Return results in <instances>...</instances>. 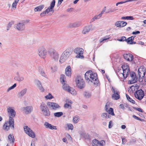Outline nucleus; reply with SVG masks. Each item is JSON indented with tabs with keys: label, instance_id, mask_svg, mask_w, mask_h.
<instances>
[{
	"label": "nucleus",
	"instance_id": "15",
	"mask_svg": "<svg viewBox=\"0 0 146 146\" xmlns=\"http://www.w3.org/2000/svg\"><path fill=\"white\" fill-rule=\"evenodd\" d=\"M33 108L31 106L24 107L21 108V110L23 112L26 113H29L32 111Z\"/></svg>",
	"mask_w": 146,
	"mask_h": 146
},
{
	"label": "nucleus",
	"instance_id": "40",
	"mask_svg": "<svg viewBox=\"0 0 146 146\" xmlns=\"http://www.w3.org/2000/svg\"><path fill=\"white\" fill-rule=\"evenodd\" d=\"M8 139L10 141H11L12 143H13L14 141V138L13 135L11 134L9 135L8 136Z\"/></svg>",
	"mask_w": 146,
	"mask_h": 146
},
{
	"label": "nucleus",
	"instance_id": "41",
	"mask_svg": "<svg viewBox=\"0 0 146 146\" xmlns=\"http://www.w3.org/2000/svg\"><path fill=\"white\" fill-rule=\"evenodd\" d=\"M14 24V22H9L7 25V30L8 31L10 29L12 25Z\"/></svg>",
	"mask_w": 146,
	"mask_h": 146
},
{
	"label": "nucleus",
	"instance_id": "13",
	"mask_svg": "<svg viewBox=\"0 0 146 146\" xmlns=\"http://www.w3.org/2000/svg\"><path fill=\"white\" fill-rule=\"evenodd\" d=\"M55 1L53 0L50 3V6L45 10L47 14H48L50 12H51L52 13L54 12V8L55 6Z\"/></svg>",
	"mask_w": 146,
	"mask_h": 146
},
{
	"label": "nucleus",
	"instance_id": "37",
	"mask_svg": "<svg viewBox=\"0 0 146 146\" xmlns=\"http://www.w3.org/2000/svg\"><path fill=\"white\" fill-rule=\"evenodd\" d=\"M62 88L68 92V91L69 90V89H70V87L68 86L67 84H65L63 85Z\"/></svg>",
	"mask_w": 146,
	"mask_h": 146
},
{
	"label": "nucleus",
	"instance_id": "50",
	"mask_svg": "<svg viewBox=\"0 0 146 146\" xmlns=\"http://www.w3.org/2000/svg\"><path fill=\"white\" fill-rule=\"evenodd\" d=\"M64 107L65 108H68L70 109L71 108V105L68 104L67 103H66L65 104L64 106Z\"/></svg>",
	"mask_w": 146,
	"mask_h": 146
},
{
	"label": "nucleus",
	"instance_id": "27",
	"mask_svg": "<svg viewBox=\"0 0 146 146\" xmlns=\"http://www.w3.org/2000/svg\"><path fill=\"white\" fill-rule=\"evenodd\" d=\"M83 96L85 98L89 99L91 97L92 93L90 92L85 91L83 93Z\"/></svg>",
	"mask_w": 146,
	"mask_h": 146
},
{
	"label": "nucleus",
	"instance_id": "51",
	"mask_svg": "<svg viewBox=\"0 0 146 146\" xmlns=\"http://www.w3.org/2000/svg\"><path fill=\"white\" fill-rule=\"evenodd\" d=\"M127 106L126 104H121L119 105V108L120 109L124 110L125 109V107H126Z\"/></svg>",
	"mask_w": 146,
	"mask_h": 146
},
{
	"label": "nucleus",
	"instance_id": "1",
	"mask_svg": "<svg viewBox=\"0 0 146 146\" xmlns=\"http://www.w3.org/2000/svg\"><path fill=\"white\" fill-rule=\"evenodd\" d=\"M86 80L89 82H93L95 84H97L98 83L97 80V76L96 73H93L92 71H88L86 72L85 74Z\"/></svg>",
	"mask_w": 146,
	"mask_h": 146
},
{
	"label": "nucleus",
	"instance_id": "14",
	"mask_svg": "<svg viewBox=\"0 0 146 146\" xmlns=\"http://www.w3.org/2000/svg\"><path fill=\"white\" fill-rule=\"evenodd\" d=\"M15 28L19 31H22L24 30L25 28V24L23 23H19L16 24L14 25Z\"/></svg>",
	"mask_w": 146,
	"mask_h": 146
},
{
	"label": "nucleus",
	"instance_id": "22",
	"mask_svg": "<svg viewBox=\"0 0 146 146\" xmlns=\"http://www.w3.org/2000/svg\"><path fill=\"white\" fill-rule=\"evenodd\" d=\"M13 117H11V116H9V119L8 121H7V122H8L9 124L11 125V128L12 129H13L14 128V119L13 118Z\"/></svg>",
	"mask_w": 146,
	"mask_h": 146
},
{
	"label": "nucleus",
	"instance_id": "30",
	"mask_svg": "<svg viewBox=\"0 0 146 146\" xmlns=\"http://www.w3.org/2000/svg\"><path fill=\"white\" fill-rule=\"evenodd\" d=\"M44 5H39L37 7L35 8L34 11L35 12L40 11L44 7Z\"/></svg>",
	"mask_w": 146,
	"mask_h": 146
},
{
	"label": "nucleus",
	"instance_id": "19",
	"mask_svg": "<svg viewBox=\"0 0 146 146\" xmlns=\"http://www.w3.org/2000/svg\"><path fill=\"white\" fill-rule=\"evenodd\" d=\"M127 24L126 22L122 21H119L115 23V25L117 27H121L125 26Z\"/></svg>",
	"mask_w": 146,
	"mask_h": 146
},
{
	"label": "nucleus",
	"instance_id": "28",
	"mask_svg": "<svg viewBox=\"0 0 146 146\" xmlns=\"http://www.w3.org/2000/svg\"><path fill=\"white\" fill-rule=\"evenodd\" d=\"M68 58L66 57L64 54L62 53L60 58L59 61L60 63H62L66 61Z\"/></svg>",
	"mask_w": 146,
	"mask_h": 146
},
{
	"label": "nucleus",
	"instance_id": "31",
	"mask_svg": "<svg viewBox=\"0 0 146 146\" xmlns=\"http://www.w3.org/2000/svg\"><path fill=\"white\" fill-rule=\"evenodd\" d=\"M10 127H11V125L10 124L8 123V122L6 121L3 125V129L5 130L8 131Z\"/></svg>",
	"mask_w": 146,
	"mask_h": 146
},
{
	"label": "nucleus",
	"instance_id": "42",
	"mask_svg": "<svg viewBox=\"0 0 146 146\" xmlns=\"http://www.w3.org/2000/svg\"><path fill=\"white\" fill-rule=\"evenodd\" d=\"M134 37L133 36H131L128 38L127 39L126 42L128 44H129V42H131L134 40Z\"/></svg>",
	"mask_w": 146,
	"mask_h": 146
},
{
	"label": "nucleus",
	"instance_id": "29",
	"mask_svg": "<svg viewBox=\"0 0 146 146\" xmlns=\"http://www.w3.org/2000/svg\"><path fill=\"white\" fill-rule=\"evenodd\" d=\"M14 79L18 81L21 82L23 81L24 78L22 76H16L14 77Z\"/></svg>",
	"mask_w": 146,
	"mask_h": 146
},
{
	"label": "nucleus",
	"instance_id": "35",
	"mask_svg": "<svg viewBox=\"0 0 146 146\" xmlns=\"http://www.w3.org/2000/svg\"><path fill=\"white\" fill-rule=\"evenodd\" d=\"M63 114V112H57L54 113V115L55 117H59L62 115Z\"/></svg>",
	"mask_w": 146,
	"mask_h": 146
},
{
	"label": "nucleus",
	"instance_id": "26",
	"mask_svg": "<svg viewBox=\"0 0 146 146\" xmlns=\"http://www.w3.org/2000/svg\"><path fill=\"white\" fill-rule=\"evenodd\" d=\"M81 25V23L80 22H77L72 23L69 25L70 27H79Z\"/></svg>",
	"mask_w": 146,
	"mask_h": 146
},
{
	"label": "nucleus",
	"instance_id": "43",
	"mask_svg": "<svg viewBox=\"0 0 146 146\" xmlns=\"http://www.w3.org/2000/svg\"><path fill=\"white\" fill-rule=\"evenodd\" d=\"M53 96L51 94L49 93L48 95L45 96V98L46 99H51L53 98Z\"/></svg>",
	"mask_w": 146,
	"mask_h": 146
},
{
	"label": "nucleus",
	"instance_id": "38",
	"mask_svg": "<svg viewBox=\"0 0 146 146\" xmlns=\"http://www.w3.org/2000/svg\"><path fill=\"white\" fill-rule=\"evenodd\" d=\"M107 112L109 114H110L112 115H115L113 112V110L112 108H110Z\"/></svg>",
	"mask_w": 146,
	"mask_h": 146
},
{
	"label": "nucleus",
	"instance_id": "8",
	"mask_svg": "<svg viewBox=\"0 0 146 146\" xmlns=\"http://www.w3.org/2000/svg\"><path fill=\"white\" fill-rule=\"evenodd\" d=\"M121 67L123 70V76L124 78H125L130 73L129 68L128 66L125 65H123Z\"/></svg>",
	"mask_w": 146,
	"mask_h": 146
},
{
	"label": "nucleus",
	"instance_id": "11",
	"mask_svg": "<svg viewBox=\"0 0 146 146\" xmlns=\"http://www.w3.org/2000/svg\"><path fill=\"white\" fill-rule=\"evenodd\" d=\"M130 76L131 79L129 81V84H133L137 82V80H139L138 76H137V78L135 73L134 72H131L130 74Z\"/></svg>",
	"mask_w": 146,
	"mask_h": 146
},
{
	"label": "nucleus",
	"instance_id": "57",
	"mask_svg": "<svg viewBox=\"0 0 146 146\" xmlns=\"http://www.w3.org/2000/svg\"><path fill=\"white\" fill-rule=\"evenodd\" d=\"M17 4L13 2L12 5L11 7L12 8H13L14 9H16V8Z\"/></svg>",
	"mask_w": 146,
	"mask_h": 146
},
{
	"label": "nucleus",
	"instance_id": "47",
	"mask_svg": "<svg viewBox=\"0 0 146 146\" xmlns=\"http://www.w3.org/2000/svg\"><path fill=\"white\" fill-rule=\"evenodd\" d=\"M109 116H110V115L106 113H103L102 115V116L103 117H105L106 118H109Z\"/></svg>",
	"mask_w": 146,
	"mask_h": 146
},
{
	"label": "nucleus",
	"instance_id": "58",
	"mask_svg": "<svg viewBox=\"0 0 146 146\" xmlns=\"http://www.w3.org/2000/svg\"><path fill=\"white\" fill-rule=\"evenodd\" d=\"M39 72L42 76L45 77V76H46V75L44 73L43 70H42V71H40Z\"/></svg>",
	"mask_w": 146,
	"mask_h": 146
},
{
	"label": "nucleus",
	"instance_id": "34",
	"mask_svg": "<svg viewBox=\"0 0 146 146\" xmlns=\"http://www.w3.org/2000/svg\"><path fill=\"white\" fill-rule=\"evenodd\" d=\"M63 53L64 54L66 57L68 58L70 55L71 52L68 50H66Z\"/></svg>",
	"mask_w": 146,
	"mask_h": 146
},
{
	"label": "nucleus",
	"instance_id": "6",
	"mask_svg": "<svg viewBox=\"0 0 146 146\" xmlns=\"http://www.w3.org/2000/svg\"><path fill=\"white\" fill-rule=\"evenodd\" d=\"M38 54L40 57L44 58L47 54V51L44 47H42L38 49Z\"/></svg>",
	"mask_w": 146,
	"mask_h": 146
},
{
	"label": "nucleus",
	"instance_id": "23",
	"mask_svg": "<svg viewBox=\"0 0 146 146\" xmlns=\"http://www.w3.org/2000/svg\"><path fill=\"white\" fill-rule=\"evenodd\" d=\"M124 58L128 61H132L133 59V56L130 54H126L123 55Z\"/></svg>",
	"mask_w": 146,
	"mask_h": 146
},
{
	"label": "nucleus",
	"instance_id": "39",
	"mask_svg": "<svg viewBox=\"0 0 146 146\" xmlns=\"http://www.w3.org/2000/svg\"><path fill=\"white\" fill-rule=\"evenodd\" d=\"M126 96L127 99L129 101L131 102L133 104H135V102L134 100L131 98L127 94H126Z\"/></svg>",
	"mask_w": 146,
	"mask_h": 146
},
{
	"label": "nucleus",
	"instance_id": "56",
	"mask_svg": "<svg viewBox=\"0 0 146 146\" xmlns=\"http://www.w3.org/2000/svg\"><path fill=\"white\" fill-rule=\"evenodd\" d=\"M39 89L41 92H43L44 91V89L42 87V86H40L38 87Z\"/></svg>",
	"mask_w": 146,
	"mask_h": 146
},
{
	"label": "nucleus",
	"instance_id": "25",
	"mask_svg": "<svg viewBox=\"0 0 146 146\" xmlns=\"http://www.w3.org/2000/svg\"><path fill=\"white\" fill-rule=\"evenodd\" d=\"M103 142H100L96 139H94L92 143V146H103Z\"/></svg>",
	"mask_w": 146,
	"mask_h": 146
},
{
	"label": "nucleus",
	"instance_id": "24",
	"mask_svg": "<svg viewBox=\"0 0 146 146\" xmlns=\"http://www.w3.org/2000/svg\"><path fill=\"white\" fill-rule=\"evenodd\" d=\"M71 68L70 66H68L65 69V74L68 76H70L71 75Z\"/></svg>",
	"mask_w": 146,
	"mask_h": 146
},
{
	"label": "nucleus",
	"instance_id": "53",
	"mask_svg": "<svg viewBox=\"0 0 146 146\" xmlns=\"http://www.w3.org/2000/svg\"><path fill=\"white\" fill-rule=\"evenodd\" d=\"M121 138L122 140V143L123 145L125 144L127 141V139L124 138H123L122 137H121Z\"/></svg>",
	"mask_w": 146,
	"mask_h": 146
},
{
	"label": "nucleus",
	"instance_id": "60",
	"mask_svg": "<svg viewBox=\"0 0 146 146\" xmlns=\"http://www.w3.org/2000/svg\"><path fill=\"white\" fill-rule=\"evenodd\" d=\"M133 117L135 119H137L138 120H140V121H141V119L140 118H139L138 117H137L136 116H135V115H133Z\"/></svg>",
	"mask_w": 146,
	"mask_h": 146
},
{
	"label": "nucleus",
	"instance_id": "49",
	"mask_svg": "<svg viewBox=\"0 0 146 146\" xmlns=\"http://www.w3.org/2000/svg\"><path fill=\"white\" fill-rule=\"evenodd\" d=\"M67 126L68 127L69 129L72 130L73 129V126L72 124L68 123L67 124Z\"/></svg>",
	"mask_w": 146,
	"mask_h": 146
},
{
	"label": "nucleus",
	"instance_id": "5",
	"mask_svg": "<svg viewBox=\"0 0 146 146\" xmlns=\"http://www.w3.org/2000/svg\"><path fill=\"white\" fill-rule=\"evenodd\" d=\"M111 90L113 94L112 95V98L113 99L115 100H117L120 98L119 93L118 91V90L112 87L111 89Z\"/></svg>",
	"mask_w": 146,
	"mask_h": 146
},
{
	"label": "nucleus",
	"instance_id": "17",
	"mask_svg": "<svg viewBox=\"0 0 146 146\" xmlns=\"http://www.w3.org/2000/svg\"><path fill=\"white\" fill-rule=\"evenodd\" d=\"M44 125L45 127L46 128L51 130L57 129L56 127V126H53L50 124L49 123L47 122H46L44 123Z\"/></svg>",
	"mask_w": 146,
	"mask_h": 146
},
{
	"label": "nucleus",
	"instance_id": "12",
	"mask_svg": "<svg viewBox=\"0 0 146 146\" xmlns=\"http://www.w3.org/2000/svg\"><path fill=\"white\" fill-rule=\"evenodd\" d=\"M83 49L81 48H75L74 50V52L77 54L76 57L78 58H83Z\"/></svg>",
	"mask_w": 146,
	"mask_h": 146
},
{
	"label": "nucleus",
	"instance_id": "10",
	"mask_svg": "<svg viewBox=\"0 0 146 146\" xmlns=\"http://www.w3.org/2000/svg\"><path fill=\"white\" fill-rule=\"evenodd\" d=\"M134 95L135 97L139 100H141L144 96V92L141 89L135 92Z\"/></svg>",
	"mask_w": 146,
	"mask_h": 146
},
{
	"label": "nucleus",
	"instance_id": "18",
	"mask_svg": "<svg viewBox=\"0 0 146 146\" xmlns=\"http://www.w3.org/2000/svg\"><path fill=\"white\" fill-rule=\"evenodd\" d=\"M7 112L10 116L14 117L16 115L15 111L12 108V107H9L7 108Z\"/></svg>",
	"mask_w": 146,
	"mask_h": 146
},
{
	"label": "nucleus",
	"instance_id": "44",
	"mask_svg": "<svg viewBox=\"0 0 146 146\" xmlns=\"http://www.w3.org/2000/svg\"><path fill=\"white\" fill-rule=\"evenodd\" d=\"M16 86V84H14L12 86L10 87L7 90V92H9L10 90L14 89Z\"/></svg>",
	"mask_w": 146,
	"mask_h": 146
},
{
	"label": "nucleus",
	"instance_id": "32",
	"mask_svg": "<svg viewBox=\"0 0 146 146\" xmlns=\"http://www.w3.org/2000/svg\"><path fill=\"white\" fill-rule=\"evenodd\" d=\"M100 17L98 15H96L94 16V17L91 19L90 22V23L93 22L95 20L99 19Z\"/></svg>",
	"mask_w": 146,
	"mask_h": 146
},
{
	"label": "nucleus",
	"instance_id": "2",
	"mask_svg": "<svg viewBox=\"0 0 146 146\" xmlns=\"http://www.w3.org/2000/svg\"><path fill=\"white\" fill-rule=\"evenodd\" d=\"M40 109L44 116H49L50 115V112L46 105L44 102L41 103Z\"/></svg>",
	"mask_w": 146,
	"mask_h": 146
},
{
	"label": "nucleus",
	"instance_id": "36",
	"mask_svg": "<svg viewBox=\"0 0 146 146\" xmlns=\"http://www.w3.org/2000/svg\"><path fill=\"white\" fill-rule=\"evenodd\" d=\"M135 1L136 0H128L125 1H122L119 2L117 3L116 4V6H117L118 5H119V4H123V3H126L127 2H131V1Z\"/></svg>",
	"mask_w": 146,
	"mask_h": 146
},
{
	"label": "nucleus",
	"instance_id": "62",
	"mask_svg": "<svg viewBox=\"0 0 146 146\" xmlns=\"http://www.w3.org/2000/svg\"><path fill=\"white\" fill-rule=\"evenodd\" d=\"M140 33V31H136L133 32L132 33V34L133 35H136V34H139Z\"/></svg>",
	"mask_w": 146,
	"mask_h": 146
},
{
	"label": "nucleus",
	"instance_id": "4",
	"mask_svg": "<svg viewBox=\"0 0 146 146\" xmlns=\"http://www.w3.org/2000/svg\"><path fill=\"white\" fill-rule=\"evenodd\" d=\"M145 69L143 66H141L138 69V74L139 78V80L140 82H141L143 80V78L145 74Z\"/></svg>",
	"mask_w": 146,
	"mask_h": 146
},
{
	"label": "nucleus",
	"instance_id": "55",
	"mask_svg": "<svg viewBox=\"0 0 146 146\" xmlns=\"http://www.w3.org/2000/svg\"><path fill=\"white\" fill-rule=\"evenodd\" d=\"M47 13L46 12V11H43L40 14V15L41 17H44L45 15Z\"/></svg>",
	"mask_w": 146,
	"mask_h": 146
},
{
	"label": "nucleus",
	"instance_id": "3",
	"mask_svg": "<svg viewBox=\"0 0 146 146\" xmlns=\"http://www.w3.org/2000/svg\"><path fill=\"white\" fill-rule=\"evenodd\" d=\"M76 84L78 87L80 89H82L84 88L85 85L83 79L80 76L77 77L76 80Z\"/></svg>",
	"mask_w": 146,
	"mask_h": 146
},
{
	"label": "nucleus",
	"instance_id": "64",
	"mask_svg": "<svg viewBox=\"0 0 146 146\" xmlns=\"http://www.w3.org/2000/svg\"><path fill=\"white\" fill-rule=\"evenodd\" d=\"M60 82L63 85V84H65V81L64 79L60 80Z\"/></svg>",
	"mask_w": 146,
	"mask_h": 146
},
{
	"label": "nucleus",
	"instance_id": "16",
	"mask_svg": "<svg viewBox=\"0 0 146 146\" xmlns=\"http://www.w3.org/2000/svg\"><path fill=\"white\" fill-rule=\"evenodd\" d=\"M51 57L55 60H58L59 58V54L56 51L53 50L51 52Z\"/></svg>",
	"mask_w": 146,
	"mask_h": 146
},
{
	"label": "nucleus",
	"instance_id": "7",
	"mask_svg": "<svg viewBox=\"0 0 146 146\" xmlns=\"http://www.w3.org/2000/svg\"><path fill=\"white\" fill-rule=\"evenodd\" d=\"M24 129L25 133L29 136L32 138L35 137V133L27 126H25L24 127Z\"/></svg>",
	"mask_w": 146,
	"mask_h": 146
},
{
	"label": "nucleus",
	"instance_id": "61",
	"mask_svg": "<svg viewBox=\"0 0 146 146\" xmlns=\"http://www.w3.org/2000/svg\"><path fill=\"white\" fill-rule=\"evenodd\" d=\"M134 19L132 16H127V20H133Z\"/></svg>",
	"mask_w": 146,
	"mask_h": 146
},
{
	"label": "nucleus",
	"instance_id": "59",
	"mask_svg": "<svg viewBox=\"0 0 146 146\" xmlns=\"http://www.w3.org/2000/svg\"><path fill=\"white\" fill-rule=\"evenodd\" d=\"M38 71L39 72L43 70L42 66H39L38 67Z\"/></svg>",
	"mask_w": 146,
	"mask_h": 146
},
{
	"label": "nucleus",
	"instance_id": "33",
	"mask_svg": "<svg viewBox=\"0 0 146 146\" xmlns=\"http://www.w3.org/2000/svg\"><path fill=\"white\" fill-rule=\"evenodd\" d=\"M69 89V90L68 92H70L71 94L74 95H76V92L74 89L72 88H70Z\"/></svg>",
	"mask_w": 146,
	"mask_h": 146
},
{
	"label": "nucleus",
	"instance_id": "46",
	"mask_svg": "<svg viewBox=\"0 0 146 146\" xmlns=\"http://www.w3.org/2000/svg\"><path fill=\"white\" fill-rule=\"evenodd\" d=\"M78 119V118L77 117H74L73 118V121L74 123H77L79 121Z\"/></svg>",
	"mask_w": 146,
	"mask_h": 146
},
{
	"label": "nucleus",
	"instance_id": "9",
	"mask_svg": "<svg viewBox=\"0 0 146 146\" xmlns=\"http://www.w3.org/2000/svg\"><path fill=\"white\" fill-rule=\"evenodd\" d=\"M46 104L50 109L54 110H56L60 108V106L54 102H48Z\"/></svg>",
	"mask_w": 146,
	"mask_h": 146
},
{
	"label": "nucleus",
	"instance_id": "20",
	"mask_svg": "<svg viewBox=\"0 0 146 146\" xmlns=\"http://www.w3.org/2000/svg\"><path fill=\"white\" fill-rule=\"evenodd\" d=\"M27 89L25 88L22 90L18 94V97L19 98H21L27 92Z\"/></svg>",
	"mask_w": 146,
	"mask_h": 146
},
{
	"label": "nucleus",
	"instance_id": "52",
	"mask_svg": "<svg viewBox=\"0 0 146 146\" xmlns=\"http://www.w3.org/2000/svg\"><path fill=\"white\" fill-rule=\"evenodd\" d=\"M117 40L120 41H123L125 40L126 42L127 39L125 37L122 36L121 37V38L118 39Z\"/></svg>",
	"mask_w": 146,
	"mask_h": 146
},
{
	"label": "nucleus",
	"instance_id": "21",
	"mask_svg": "<svg viewBox=\"0 0 146 146\" xmlns=\"http://www.w3.org/2000/svg\"><path fill=\"white\" fill-rule=\"evenodd\" d=\"M92 28L91 25H89L85 27L82 31V33L84 34H85L88 33Z\"/></svg>",
	"mask_w": 146,
	"mask_h": 146
},
{
	"label": "nucleus",
	"instance_id": "54",
	"mask_svg": "<svg viewBox=\"0 0 146 146\" xmlns=\"http://www.w3.org/2000/svg\"><path fill=\"white\" fill-rule=\"evenodd\" d=\"M106 10V7H105L103 9V10H102V11L101 13L98 15H99V16L100 17L102 16L103 14L105 12Z\"/></svg>",
	"mask_w": 146,
	"mask_h": 146
},
{
	"label": "nucleus",
	"instance_id": "45",
	"mask_svg": "<svg viewBox=\"0 0 146 146\" xmlns=\"http://www.w3.org/2000/svg\"><path fill=\"white\" fill-rule=\"evenodd\" d=\"M35 84L37 85L38 87L40 86H42L40 82L38 80H35Z\"/></svg>",
	"mask_w": 146,
	"mask_h": 146
},
{
	"label": "nucleus",
	"instance_id": "63",
	"mask_svg": "<svg viewBox=\"0 0 146 146\" xmlns=\"http://www.w3.org/2000/svg\"><path fill=\"white\" fill-rule=\"evenodd\" d=\"M62 141L64 142H65L66 143H68V141H67V139L66 138L64 137V138H63L62 139Z\"/></svg>",
	"mask_w": 146,
	"mask_h": 146
},
{
	"label": "nucleus",
	"instance_id": "48",
	"mask_svg": "<svg viewBox=\"0 0 146 146\" xmlns=\"http://www.w3.org/2000/svg\"><path fill=\"white\" fill-rule=\"evenodd\" d=\"M109 37L106 38V37H103L100 39V42L101 43L103 42H104L105 41H106V40L107 39H109Z\"/></svg>",
	"mask_w": 146,
	"mask_h": 146
}]
</instances>
